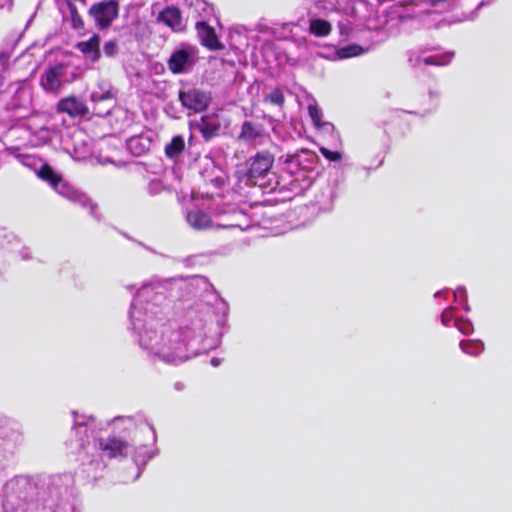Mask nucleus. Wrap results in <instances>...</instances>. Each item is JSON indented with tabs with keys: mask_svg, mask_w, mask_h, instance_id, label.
<instances>
[{
	"mask_svg": "<svg viewBox=\"0 0 512 512\" xmlns=\"http://www.w3.org/2000/svg\"><path fill=\"white\" fill-rule=\"evenodd\" d=\"M166 287L160 282L143 284L128 313L129 326L137 345L148 357L178 365L215 349L220 333H211L207 320L190 317L176 327L166 319Z\"/></svg>",
	"mask_w": 512,
	"mask_h": 512,
	"instance_id": "1",
	"label": "nucleus"
},
{
	"mask_svg": "<svg viewBox=\"0 0 512 512\" xmlns=\"http://www.w3.org/2000/svg\"><path fill=\"white\" fill-rule=\"evenodd\" d=\"M32 93L25 82H15L0 96V105L7 113L0 121L9 127L11 137H17L24 146L41 147L55 137V130L48 125L43 114L28 117L31 109Z\"/></svg>",
	"mask_w": 512,
	"mask_h": 512,
	"instance_id": "2",
	"label": "nucleus"
},
{
	"mask_svg": "<svg viewBox=\"0 0 512 512\" xmlns=\"http://www.w3.org/2000/svg\"><path fill=\"white\" fill-rule=\"evenodd\" d=\"M50 498L43 499L38 507L35 498L38 487L33 477L16 475L7 480L0 492L1 512H79L71 504L56 502L54 491L50 489Z\"/></svg>",
	"mask_w": 512,
	"mask_h": 512,
	"instance_id": "3",
	"label": "nucleus"
},
{
	"mask_svg": "<svg viewBox=\"0 0 512 512\" xmlns=\"http://www.w3.org/2000/svg\"><path fill=\"white\" fill-rule=\"evenodd\" d=\"M72 415V430L79 451L91 458L98 456L112 459L128 455L131 443L124 437L113 435L102 438L99 436V432L103 428L102 422L97 421L91 415L80 414L77 411H72Z\"/></svg>",
	"mask_w": 512,
	"mask_h": 512,
	"instance_id": "4",
	"label": "nucleus"
},
{
	"mask_svg": "<svg viewBox=\"0 0 512 512\" xmlns=\"http://www.w3.org/2000/svg\"><path fill=\"white\" fill-rule=\"evenodd\" d=\"M7 151L18 163L34 171L41 180L49 183L59 195L82 207H89L90 214L97 217L95 214L96 206L91 199L85 193L64 181L43 159L34 154L23 153L17 147H9Z\"/></svg>",
	"mask_w": 512,
	"mask_h": 512,
	"instance_id": "5",
	"label": "nucleus"
},
{
	"mask_svg": "<svg viewBox=\"0 0 512 512\" xmlns=\"http://www.w3.org/2000/svg\"><path fill=\"white\" fill-rule=\"evenodd\" d=\"M82 75V69L71 62L51 65L41 77V85L46 91L56 92L64 84L71 83Z\"/></svg>",
	"mask_w": 512,
	"mask_h": 512,
	"instance_id": "6",
	"label": "nucleus"
},
{
	"mask_svg": "<svg viewBox=\"0 0 512 512\" xmlns=\"http://www.w3.org/2000/svg\"><path fill=\"white\" fill-rule=\"evenodd\" d=\"M198 53L199 50L196 46L181 44L172 52L168 60L169 69L174 74L191 71L199 59Z\"/></svg>",
	"mask_w": 512,
	"mask_h": 512,
	"instance_id": "7",
	"label": "nucleus"
},
{
	"mask_svg": "<svg viewBox=\"0 0 512 512\" xmlns=\"http://www.w3.org/2000/svg\"><path fill=\"white\" fill-rule=\"evenodd\" d=\"M96 25L101 28H107L118 15V4L114 0L102 1L93 4L89 9Z\"/></svg>",
	"mask_w": 512,
	"mask_h": 512,
	"instance_id": "8",
	"label": "nucleus"
},
{
	"mask_svg": "<svg viewBox=\"0 0 512 512\" xmlns=\"http://www.w3.org/2000/svg\"><path fill=\"white\" fill-rule=\"evenodd\" d=\"M215 216H227V219L221 223H217V228H239L242 231L253 226V219L247 217L243 211L234 208H215Z\"/></svg>",
	"mask_w": 512,
	"mask_h": 512,
	"instance_id": "9",
	"label": "nucleus"
},
{
	"mask_svg": "<svg viewBox=\"0 0 512 512\" xmlns=\"http://www.w3.org/2000/svg\"><path fill=\"white\" fill-rule=\"evenodd\" d=\"M179 99L183 107L193 112L204 111L211 101L209 93L196 88L180 91Z\"/></svg>",
	"mask_w": 512,
	"mask_h": 512,
	"instance_id": "10",
	"label": "nucleus"
},
{
	"mask_svg": "<svg viewBox=\"0 0 512 512\" xmlns=\"http://www.w3.org/2000/svg\"><path fill=\"white\" fill-rule=\"evenodd\" d=\"M213 21L198 20L195 24V29L200 43L210 50L216 51L223 49V45L219 42L214 28L212 27Z\"/></svg>",
	"mask_w": 512,
	"mask_h": 512,
	"instance_id": "11",
	"label": "nucleus"
},
{
	"mask_svg": "<svg viewBox=\"0 0 512 512\" xmlns=\"http://www.w3.org/2000/svg\"><path fill=\"white\" fill-rule=\"evenodd\" d=\"M256 156L250 157L249 160L238 166L235 175L237 178V185L240 189L243 187H254L256 185Z\"/></svg>",
	"mask_w": 512,
	"mask_h": 512,
	"instance_id": "12",
	"label": "nucleus"
},
{
	"mask_svg": "<svg viewBox=\"0 0 512 512\" xmlns=\"http://www.w3.org/2000/svg\"><path fill=\"white\" fill-rule=\"evenodd\" d=\"M116 92L108 80L101 79L97 82L96 86L90 94V99L95 104L101 102L113 103Z\"/></svg>",
	"mask_w": 512,
	"mask_h": 512,
	"instance_id": "13",
	"label": "nucleus"
},
{
	"mask_svg": "<svg viewBox=\"0 0 512 512\" xmlns=\"http://www.w3.org/2000/svg\"><path fill=\"white\" fill-rule=\"evenodd\" d=\"M274 163V157L268 153H259L258 152V187L266 192L267 190L272 191L275 189L274 186L270 185L269 182H262L265 178V175L269 172Z\"/></svg>",
	"mask_w": 512,
	"mask_h": 512,
	"instance_id": "14",
	"label": "nucleus"
},
{
	"mask_svg": "<svg viewBox=\"0 0 512 512\" xmlns=\"http://www.w3.org/2000/svg\"><path fill=\"white\" fill-rule=\"evenodd\" d=\"M57 110L74 117L85 115L87 107L81 99L71 96L61 99L57 104Z\"/></svg>",
	"mask_w": 512,
	"mask_h": 512,
	"instance_id": "15",
	"label": "nucleus"
},
{
	"mask_svg": "<svg viewBox=\"0 0 512 512\" xmlns=\"http://www.w3.org/2000/svg\"><path fill=\"white\" fill-rule=\"evenodd\" d=\"M100 38L98 35H93L90 39L86 41L78 42L76 48L83 53L85 58L92 63H95L99 60L101 56L100 52Z\"/></svg>",
	"mask_w": 512,
	"mask_h": 512,
	"instance_id": "16",
	"label": "nucleus"
},
{
	"mask_svg": "<svg viewBox=\"0 0 512 512\" xmlns=\"http://www.w3.org/2000/svg\"><path fill=\"white\" fill-rule=\"evenodd\" d=\"M158 21L170 27L173 31H181L183 29L182 17L180 10L176 7H166L159 13Z\"/></svg>",
	"mask_w": 512,
	"mask_h": 512,
	"instance_id": "17",
	"label": "nucleus"
},
{
	"mask_svg": "<svg viewBox=\"0 0 512 512\" xmlns=\"http://www.w3.org/2000/svg\"><path fill=\"white\" fill-rule=\"evenodd\" d=\"M187 223L196 230L208 229L214 226L210 216L199 209H193L186 214Z\"/></svg>",
	"mask_w": 512,
	"mask_h": 512,
	"instance_id": "18",
	"label": "nucleus"
},
{
	"mask_svg": "<svg viewBox=\"0 0 512 512\" xmlns=\"http://www.w3.org/2000/svg\"><path fill=\"white\" fill-rule=\"evenodd\" d=\"M127 149L135 156H141L149 151L151 140L144 135H136L127 140Z\"/></svg>",
	"mask_w": 512,
	"mask_h": 512,
	"instance_id": "19",
	"label": "nucleus"
},
{
	"mask_svg": "<svg viewBox=\"0 0 512 512\" xmlns=\"http://www.w3.org/2000/svg\"><path fill=\"white\" fill-rule=\"evenodd\" d=\"M157 454L156 449L148 448L147 445H138L133 455L135 465L138 467V473L135 478H138L141 473V467L145 466Z\"/></svg>",
	"mask_w": 512,
	"mask_h": 512,
	"instance_id": "20",
	"label": "nucleus"
},
{
	"mask_svg": "<svg viewBox=\"0 0 512 512\" xmlns=\"http://www.w3.org/2000/svg\"><path fill=\"white\" fill-rule=\"evenodd\" d=\"M84 136L85 135L81 132L76 135V138L80 141V143L74 144L72 157L77 161L86 160L92 153V148L90 144L84 140Z\"/></svg>",
	"mask_w": 512,
	"mask_h": 512,
	"instance_id": "21",
	"label": "nucleus"
},
{
	"mask_svg": "<svg viewBox=\"0 0 512 512\" xmlns=\"http://www.w3.org/2000/svg\"><path fill=\"white\" fill-rule=\"evenodd\" d=\"M332 31L330 22L324 19H313L310 21L309 33L316 37H326Z\"/></svg>",
	"mask_w": 512,
	"mask_h": 512,
	"instance_id": "22",
	"label": "nucleus"
},
{
	"mask_svg": "<svg viewBox=\"0 0 512 512\" xmlns=\"http://www.w3.org/2000/svg\"><path fill=\"white\" fill-rule=\"evenodd\" d=\"M229 37L231 46L236 50L243 51L249 46L248 37L242 28L232 29Z\"/></svg>",
	"mask_w": 512,
	"mask_h": 512,
	"instance_id": "23",
	"label": "nucleus"
},
{
	"mask_svg": "<svg viewBox=\"0 0 512 512\" xmlns=\"http://www.w3.org/2000/svg\"><path fill=\"white\" fill-rule=\"evenodd\" d=\"M185 148V141L181 135L174 136L169 143L165 146V154L170 159H175L180 156Z\"/></svg>",
	"mask_w": 512,
	"mask_h": 512,
	"instance_id": "24",
	"label": "nucleus"
},
{
	"mask_svg": "<svg viewBox=\"0 0 512 512\" xmlns=\"http://www.w3.org/2000/svg\"><path fill=\"white\" fill-rule=\"evenodd\" d=\"M195 9L199 13L200 20L213 21L215 23L218 22V19L215 16V9L212 4H209L205 1H197Z\"/></svg>",
	"mask_w": 512,
	"mask_h": 512,
	"instance_id": "25",
	"label": "nucleus"
},
{
	"mask_svg": "<svg viewBox=\"0 0 512 512\" xmlns=\"http://www.w3.org/2000/svg\"><path fill=\"white\" fill-rule=\"evenodd\" d=\"M21 38V33L17 35H12L7 38L4 44V47L0 50V64L5 67L10 59L11 51L17 41Z\"/></svg>",
	"mask_w": 512,
	"mask_h": 512,
	"instance_id": "26",
	"label": "nucleus"
},
{
	"mask_svg": "<svg viewBox=\"0 0 512 512\" xmlns=\"http://www.w3.org/2000/svg\"><path fill=\"white\" fill-rule=\"evenodd\" d=\"M364 52H365V49L362 46L357 45V44H352V45H348V46L340 48L337 51V55L341 59H347V58H351V57L360 56V55L364 54Z\"/></svg>",
	"mask_w": 512,
	"mask_h": 512,
	"instance_id": "27",
	"label": "nucleus"
},
{
	"mask_svg": "<svg viewBox=\"0 0 512 512\" xmlns=\"http://www.w3.org/2000/svg\"><path fill=\"white\" fill-rule=\"evenodd\" d=\"M263 103L277 107H282L285 103L284 94L280 89L275 88L264 97Z\"/></svg>",
	"mask_w": 512,
	"mask_h": 512,
	"instance_id": "28",
	"label": "nucleus"
},
{
	"mask_svg": "<svg viewBox=\"0 0 512 512\" xmlns=\"http://www.w3.org/2000/svg\"><path fill=\"white\" fill-rule=\"evenodd\" d=\"M460 348L466 354L471 356H477L482 350V344L479 341L474 340H462L460 342Z\"/></svg>",
	"mask_w": 512,
	"mask_h": 512,
	"instance_id": "29",
	"label": "nucleus"
},
{
	"mask_svg": "<svg viewBox=\"0 0 512 512\" xmlns=\"http://www.w3.org/2000/svg\"><path fill=\"white\" fill-rule=\"evenodd\" d=\"M199 129L205 138H210L218 130V125L211 122L208 117L204 116L201 118V122L199 123Z\"/></svg>",
	"mask_w": 512,
	"mask_h": 512,
	"instance_id": "30",
	"label": "nucleus"
},
{
	"mask_svg": "<svg viewBox=\"0 0 512 512\" xmlns=\"http://www.w3.org/2000/svg\"><path fill=\"white\" fill-rule=\"evenodd\" d=\"M256 138V129L252 122H244L241 128V133L239 135V139L252 142Z\"/></svg>",
	"mask_w": 512,
	"mask_h": 512,
	"instance_id": "31",
	"label": "nucleus"
},
{
	"mask_svg": "<svg viewBox=\"0 0 512 512\" xmlns=\"http://www.w3.org/2000/svg\"><path fill=\"white\" fill-rule=\"evenodd\" d=\"M111 422L114 423L117 427L122 426L124 428V430L128 431V432L137 428L134 418H132L130 416H127V417L118 416V417L113 418L111 420Z\"/></svg>",
	"mask_w": 512,
	"mask_h": 512,
	"instance_id": "32",
	"label": "nucleus"
},
{
	"mask_svg": "<svg viewBox=\"0 0 512 512\" xmlns=\"http://www.w3.org/2000/svg\"><path fill=\"white\" fill-rule=\"evenodd\" d=\"M216 302H215V311L219 314H221V317L217 319V324L218 326H223L224 325V317L225 315L227 314L228 310H229V307H228V304L221 298H218L216 297Z\"/></svg>",
	"mask_w": 512,
	"mask_h": 512,
	"instance_id": "33",
	"label": "nucleus"
},
{
	"mask_svg": "<svg viewBox=\"0 0 512 512\" xmlns=\"http://www.w3.org/2000/svg\"><path fill=\"white\" fill-rule=\"evenodd\" d=\"M308 113L316 127H321L322 112L316 105L308 106Z\"/></svg>",
	"mask_w": 512,
	"mask_h": 512,
	"instance_id": "34",
	"label": "nucleus"
},
{
	"mask_svg": "<svg viewBox=\"0 0 512 512\" xmlns=\"http://www.w3.org/2000/svg\"><path fill=\"white\" fill-rule=\"evenodd\" d=\"M118 44L114 40H110L104 43L103 52L107 57H115L118 54Z\"/></svg>",
	"mask_w": 512,
	"mask_h": 512,
	"instance_id": "35",
	"label": "nucleus"
},
{
	"mask_svg": "<svg viewBox=\"0 0 512 512\" xmlns=\"http://www.w3.org/2000/svg\"><path fill=\"white\" fill-rule=\"evenodd\" d=\"M70 10V18L72 27L75 29H81L84 26L83 20L80 15L77 13L76 8L72 5L69 6Z\"/></svg>",
	"mask_w": 512,
	"mask_h": 512,
	"instance_id": "36",
	"label": "nucleus"
},
{
	"mask_svg": "<svg viewBox=\"0 0 512 512\" xmlns=\"http://www.w3.org/2000/svg\"><path fill=\"white\" fill-rule=\"evenodd\" d=\"M319 151L329 161H339L342 158V154L338 151H331L326 147H320Z\"/></svg>",
	"mask_w": 512,
	"mask_h": 512,
	"instance_id": "37",
	"label": "nucleus"
},
{
	"mask_svg": "<svg viewBox=\"0 0 512 512\" xmlns=\"http://www.w3.org/2000/svg\"><path fill=\"white\" fill-rule=\"evenodd\" d=\"M163 184L160 180H152L149 182L147 190L150 195H157L163 190Z\"/></svg>",
	"mask_w": 512,
	"mask_h": 512,
	"instance_id": "38",
	"label": "nucleus"
},
{
	"mask_svg": "<svg viewBox=\"0 0 512 512\" xmlns=\"http://www.w3.org/2000/svg\"><path fill=\"white\" fill-rule=\"evenodd\" d=\"M0 446L2 445L0 444ZM11 453V449H3L2 447H0V472L3 471L4 468L6 467V461Z\"/></svg>",
	"mask_w": 512,
	"mask_h": 512,
	"instance_id": "39",
	"label": "nucleus"
},
{
	"mask_svg": "<svg viewBox=\"0 0 512 512\" xmlns=\"http://www.w3.org/2000/svg\"><path fill=\"white\" fill-rule=\"evenodd\" d=\"M140 431L143 432V433H148L150 436H151V439H152V442L155 443L156 442V433H155V430L148 424L146 423H143L141 426H140Z\"/></svg>",
	"mask_w": 512,
	"mask_h": 512,
	"instance_id": "40",
	"label": "nucleus"
},
{
	"mask_svg": "<svg viewBox=\"0 0 512 512\" xmlns=\"http://www.w3.org/2000/svg\"><path fill=\"white\" fill-rule=\"evenodd\" d=\"M455 324L462 333L469 334L471 330V325L469 323L457 320Z\"/></svg>",
	"mask_w": 512,
	"mask_h": 512,
	"instance_id": "41",
	"label": "nucleus"
},
{
	"mask_svg": "<svg viewBox=\"0 0 512 512\" xmlns=\"http://www.w3.org/2000/svg\"><path fill=\"white\" fill-rule=\"evenodd\" d=\"M423 62L426 65H434V66H439V65L443 64L440 61L439 56H429V57H426V58H424Z\"/></svg>",
	"mask_w": 512,
	"mask_h": 512,
	"instance_id": "42",
	"label": "nucleus"
},
{
	"mask_svg": "<svg viewBox=\"0 0 512 512\" xmlns=\"http://www.w3.org/2000/svg\"><path fill=\"white\" fill-rule=\"evenodd\" d=\"M20 256L23 260L31 259V251L29 248H22L20 250Z\"/></svg>",
	"mask_w": 512,
	"mask_h": 512,
	"instance_id": "43",
	"label": "nucleus"
},
{
	"mask_svg": "<svg viewBox=\"0 0 512 512\" xmlns=\"http://www.w3.org/2000/svg\"><path fill=\"white\" fill-rule=\"evenodd\" d=\"M338 27H339L341 35H348L351 32V30H352L349 26H347V25H345L343 23H339Z\"/></svg>",
	"mask_w": 512,
	"mask_h": 512,
	"instance_id": "44",
	"label": "nucleus"
},
{
	"mask_svg": "<svg viewBox=\"0 0 512 512\" xmlns=\"http://www.w3.org/2000/svg\"><path fill=\"white\" fill-rule=\"evenodd\" d=\"M193 281L199 285V284H206V279L202 276H196L193 278Z\"/></svg>",
	"mask_w": 512,
	"mask_h": 512,
	"instance_id": "45",
	"label": "nucleus"
},
{
	"mask_svg": "<svg viewBox=\"0 0 512 512\" xmlns=\"http://www.w3.org/2000/svg\"><path fill=\"white\" fill-rule=\"evenodd\" d=\"M445 0H426V3H428L430 6H437L438 4L444 2Z\"/></svg>",
	"mask_w": 512,
	"mask_h": 512,
	"instance_id": "46",
	"label": "nucleus"
},
{
	"mask_svg": "<svg viewBox=\"0 0 512 512\" xmlns=\"http://www.w3.org/2000/svg\"><path fill=\"white\" fill-rule=\"evenodd\" d=\"M210 363H211V365H212V366H214V367H218V366L221 364V359L216 358V357H215V358H212V359L210 360Z\"/></svg>",
	"mask_w": 512,
	"mask_h": 512,
	"instance_id": "47",
	"label": "nucleus"
},
{
	"mask_svg": "<svg viewBox=\"0 0 512 512\" xmlns=\"http://www.w3.org/2000/svg\"><path fill=\"white\" fill-rule=\"evenodd\" d=\"M414 18H415V16L411 15V14H406V15H400L399 16L400 21H406V20L414 19Z\"/></svg>",
	"mask_w": 512,
	"mask_h": 512,
	"instance_id": "48",
	"label": "nucleus"
},
{
	"mask_svg": "<svg viewBox=\"0 0 512 512\" xmlns=\"http://www.w3.org/2000/svg\"><path fill=\"white\" fill-rule=\"evenodd\" d=\"M11 5V0H0V8H4L6 6Z\"/></svg>",
	"mask_w": 512,
	"mask_h": 512,
	"instance_id": "49",
	"label": "nucleus"
},
{
	"mask_svg": "<svg viewBox=\"0 0 512 512\" xmlns=\"http://www.w3.org/2000/svg\"><path fill=\"white\" fill-rule=\"evenodd\" d=\"M98 162L101 163V164L113 163V161L110 160L109 158H102V157H100L98 159Z\"/></svg>",
	"mask_w": 512,
	"mask_h": 512,
	"instance_id": "50",
	"label": "nucleus"
},
{
	"mask_svg": "<svg viewBox=\"0 0 512 512\" xmlns=\"http://www.w3.org/2000/svg\"><path fill=\"white\" fill-rule=\"evenodd\" d=\"M94 109L96 110V113H97L98 115H106V114H108V113H109V107H108L106 110H97V108H96V107H95Z\"/></svg>",
	"mask_w": 512,
	"mask_h": 512,
	"instance_id": "51",
	"label": "nucleus"
},
{
	"mask_svg": "<svg viewBox=\"0 0 512 512\" xmlns=\"http://www.w3.org/2000/svg\"><path fill=\"white\" fill-rule=\"evenodd\" d=\"M175 388H176L177 390L182 389V384H181V383H179V382H178V383H176V384H175Z\"/></svg>",
	"mask_w": 512,
	"mask_h": 512,
	"instance_id": "52",
	"label": "nucleus"
},
{
	"mask_svg": "<svg viewBox=\"0 0 512 512\" xmlns=\"http://www.w3.org/2000/svg\"><path fill=\"white\" fill-rule=\"evenodd\" d=\"M60 495H61V492H60V491H57V492H56V500H57V501L59 500L58 498H59V496H60Z\"/></svg>",
	"mask_w": 512,
	"mask_h": 512,
	"instance_id": "53",
	"label": "nucleus"
},
{
	"mask_svg": "<svg viewBox=\"0 0 512 512\" xmlns=\"http://www.w3.org/2000/svg\"><path fill=\"white\" fill-rule=\"evenodd\" d=\"M379 4H383L385 2H387L388 0H377Z\"/></svg>",
	"mask_w": 512,
	"mask_h": 512,
	"instance_id": "54",
	"label": "nucleus"
},
{
	"mask_svg": "<svg viewBox=\"0 0 512 512\" xmlns=\"http://www.w3.org/2000/svg\"><path fill=\"white\" fill-rule=\"evenodd\" d=\"M442 318H443V321H444V320H447L446 312H444V313L442 314Z\"/></svg>",
	"mask_w": 512,
	"mask_h": 512,
	"instance_id": "55",
	"label": "nucleus"
},
{
	"mask_svg": "<svg viewBox=\"0 0 512 512\" xmlns=\"http://www.w3.org/2000/svg\"><path fill=\"white\" fill-rule=\"evenodd\" d=\"M442 318H443V321H444V320H447L446 312H444V313L442 314Z\"/></svg>",
	"mask_w": 512,
	"mask_h": 512,
	"instance_id": "56",
	"label": "nucleus"
},
{
	"mask_svg": "<svg viewBox=\"0 0 512 512\" xmlns=\"http://www.w3.org/2000/svg\"><path fill=\"white\" fill-rule=\"evenodd\" d=\"M133 288H134V286H133V285H131V286H127V289H129V290H132Z\"/></svg>",
	"mask_w": 512,
	"mask_h": 512,
	"instance_id": "57",
	"label": "nucleus"
}]
</instances>
